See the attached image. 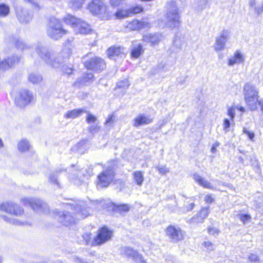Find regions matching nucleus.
I'll return each mask as SVG.
<instances>
[{"mask_svg":"<svg viewBox=\"0 0 263 263\" xmlns=\"http://www.w3.org/2000/svg\"><path fill=\"white\" fill-rule=\"evenodd\" d=\"M209 214V208L202 209L196 217H194L191 220L193 223H201L208 216Z\"/></svg>","mask_w":263,"mask_h":263,"instance_id":"nucleus-25","label":"nucleus"},{"mask_svg":"<svg viewBox=\"0 0 263 263\" xmlns=\"http://www.w3.org/2000/svg\"><path fill=\"white\" fill-rule=\"evenodd\" d=\"M194 203L192 202L189 204V205L186 207H184V212H189L192 210L194 207Z\"/></svg>","mask_w":263,"mask_h":263,"instance_id":"nucleus-56","label":"nucleus"},{"mask_svg":"<svg viewBox=\"0 0 263 263\" xmlns=\"http://www.w3.org/2000/svg\"><path fill=\"white\" fill-rule=\"evenodd\" d=\"M208 232L213 236H217L219 233V230L216 228L211 227L208 229Z\"/></svg>","mask_w":263,"mask_h":263,"instance_id":"nucleus-49","label":"nucleus"},{"mask_svg":"<svg viewBox=\"0 0 263 263\" xmlns=\"http://www.w3.org/2000/svg\"><path fill=\"white\" fill-rule=\"evenodd\" d=\"M100 129V127L98 126L97 123L90 126L88 128L89 132L92 134L98 133Z\"/></svg>","mask_w":263,"mask_h":263,"instance_id":"nucleus-42","label":"nucleus"},{"mask_svg":"<svg viewBox=\"0 0 263 263\" xmlns=\"http://www.w3.org/2000/svg\"><path fill=\"white\" fill-rule=\"evenodd\" d=\"M243 96L245 102L251 110L257 109L258 100V90L255 86L247 83L243 87Z\"/></svg>","mask_w":263,"mask_h":263,"instance_id":"nucleus-2","label":"nucleus"},{"mask_svg":"<svg viewBox=\"0 0 263 263\" xmlns=\"http://www.w3.org/2000/svg\"><path fill=\"white\" fill-rule=\"evenodd\" d=\"M23 203L26 205L30 206L34 211L41 212L46 206L42 201L39 199L25 197L22 199Z\"/></svg>","mask_w":263,"mask_h":263,"instance_id":"nucleus-14","label":"nucleus"},{"mask_svg":"<svg viewBox=\"0 0 263 263\" xmlns=\"http://www.w3.org/2000/svg\"><path fill=\"white\" fill-rule=\"evenodd\" d=\"M230 121L228 119H224L223 120V130L227 133L229 130V128L230 127Z\"/></svg>","mask_w":263,"mask_h":263,"instance_id":"nucleus-47","label":"nucleus"},{"mask_svg":"<svg viewBox=\"0 0 263 263\" xmlns=\"http://www.w3.org/2000/svg\"><path fill=\"white\" fill-rule=\"evenodd\" d=\"M73 260L76 263H92L91 262H86L78 257H74L73 258Z\"/></svg>","mask_w":263,"mask_h":263,"instance_id":"nucleus-57","label":"nucleus"},{"mask_svg":"<svg viewBox=\"0 0 263 263\" xmlns=\"http://www.w3.org/2000/svg\"><path fill=\"white\" fill-rule=\"evenodd\" d=\"M57 216L59 221L65 226L70 225L75 222L73 217L67 211L58 212Z\"/></svg>","mask_w":263,"mask_h":263,"instance_id":"nucleus-18","label":"nucleus"},{"mask_svg":"<svg viewBox=\"0 0 263 263\" xmlns=\"http://www.w3.org/2000/svg\"><path fill=\"white\" fill-rule=\"evenodd\" d=\"M228 115L230 118V120L233 121L235 115V107L233 106L228 107Z\"/></svg>","mask_w":263,"mask_h":263,"instance_id":"nucleus-40","label":"nucleus"},{"mask_svg":"<svg viewBox=\"0 0 263 263\" xmlns=\"http://www.w3.org/2000/svg\"><path fill=\"white\" fill-rule=\"evenodd\" d=\"M235 109H237V110H239L242 112H245L246 111L245 108L241 106L236 105V106H235Z\"/></svg>","mask_w":263,"mask_h":263,"instance_id":"nucleus-59","label":"nucleus"},{"mask_svg":"<svg viewBox=\"0 0 263 263\" xmlns=\"http://www.w3.org/2000/svg\"><path fill=\"white\" fill-rule=\"evenodd\" d=\"M257 103H258V104L260 106L261 110V111L263 112V99H260L259 100H258Z\"/></svg>","mask_w":263,"mask_h":263,"instance_id":"nucleus-61","label":"nucleus"},{"mask_svg":"<svg viewBox=\"0 0 263 263\" xmlns=\"http://www.w3.org/2000/svg\"><path fill=\"white\" fill-rule=\"evenodd\" d=\"M85 65L87 69L95 70H101L105 67V63L103 60L97 57L86 62Z\"/></svg>","mask_w":263,"mask_h":263,"instance_id":"nucleus-13","label":"nucleus"},{"mask_svg":"<svg viewBox=\"0 0 263 263\" xmlns=\"http://www.w3.org/2000/svg\"><path fill=\"white\" fill-rule=\"evenodd\" d=\"M63 71L65 73H67L68 74H70L71 73H72V70L71 68H68L67 69L63 70Z\"/></svg>","mask_w":263,"mask_h":263,"instance_id":"nucleus-62","label":"nucleus"},{"mask_svg":"<svg viewBox=\"0 0 263 263\" xmlns=\"http://www.w3.org/2000/svg\"><path fill=\"white\" fill-rule=\"evenodd\" d=\"M245 61V55L240 50L235 51L232 55L227 60V64L229 66H233L235 65L243 64Z\"/></svg>","mask_w":263,"mask_h":263,"instance_id":"nucleus-15","label":"nucleus"},{"mask_svg":"<svg viewBox=\"0 0 263 263\" xmlns=\"http://www.w3.org/2000/svg\"><path fill=\"white\" fill-rule=\"evenodd\" d=\"M164 37L160 33L150 34L144 36V40L155 45L158 44L163 39Z\"/></svg>","mask_w":263,"mask_h":263,"instance_id":"nucleus-23","label":"nucleus"},{"mask_svg":"<svg viewBox=\"0 0 263 263\" xmlns=\"http://www.w3.org/2000/svg\"><path fill=\"white\" fill-rule=\"evenodd\" d=\"M124 48L122 47H113L107 50V55L109 58L113 59L116 56H118L123 53Z\"/></svg>","mask_w":263,"mask_h":263,"instance_id":"nucleus-28","label":"nucleus"},{"mask_svg":"<svg viewBox=\"0 0 263 263\" xmlns=\"http://www.w3.org/2000/svg\"><path fill=\"white\" fill-rule=\"evenodd\" d=\"M114 123V116L112 115H109L107 120H106L105 124L106 125H111Z\"/></svg>","mask_w":263,"mask_h":263,"instance_id":"nucleus-53","label":"nucleus"},{"mask_svg":"<svg viewBox=\"0 0 263 263\" xmlns=\"http://www.w3.org/2000/svg\"><path fill=\"white\" fill-rule=\"evenodd\" d=\"M140 260V262L139 263H146L143 259V258H142V256L141 255V258H137L136 259V260Z\"/></svg>","mask_w":263,"mask_h":263,"instance_id":"nucleus-63","label":"nucleus"},{"mask_svg":"<svg viewBox=\"0 0 263 263\" xmlns=\"http://www.w3.org/2000/svg\"><path fill=\"white\" fill-rule=\"evenodd\" d=\"M216 151V147L215 146H213L212 148H211V152L212 153H215V152Z\"/></svg>","mask_w":263,"mask_h":263,"instance_id":"nucleus-64","label":"nucleus"},{"mask_svg":"<svg viewBox=\"0 0 263 263\" xmlns=\"http://www.w3.org/2000/svg\"><path fill=\"white\" fill-rule=\"evenodd\" d=\"M93 74L91 73H87L86 74V77L85 78V79H86L88 80H90L93 78Z\"/></svg>","mask_w":263,"mask_h":263,"instance_id":"nucleus-60","label":"nucleus"},{"mask_svg":"<svg viewBox=\"0 0 263 263\" xmlns=\"http://www.w3.org/2000/svg\"><path fill=\"white\" fill-rule=\"evenodd\" d=\"M204 246L208 251H211L214 249V244L210 241H205L204 242Z\"/></svg>","mask_w":263,"mask_h":263,"instance_id":"nucleus-48","label":"nucleus"},{"mask_svg":"<svg viewBox=\"0 0 263 263\" xmlns=\"http://www.w3.org/2000/svg\"><path fill=\"white\" fill-rule=\"evenodd\" d=\"M30 147V145L29 142L25 139L21 140L17 145L18 151L22 152L29 150Z\"/></svg>","mask_w":263,"mask_h":263,"instance_id":"nucleus-32","label":"nucleus"},{"mask_svg":"<svg viewBox=\"0 0 263 263\" xmlns=\"http://www.w3.org/2000/svg\"><path fill=\"white\" fill-rule=\"evenodd\" d=\"M243 133L247 135L250 140H253V138L254 137V134L253 133L248 131L246 128H243Z\"/></svg>","mask_w":263,"mask_h":263,"instance_id":"nucleus-51","label":"nucleus"},{"mask_svg":"<svg viewBox=\"0 0 263 263\" xmlns=\"http://www.w3.org/2000/svg\"><path fill=\"white\" fill-rule=\"evenodd\" d=\"M144 52L142 45L137 42H133L131 49L130 55L133 58H138Z\"/></svg>","mask_w":263,"mask_h":263,"instance_id":"nucleus-22","label":"nucleus"},{"mask_svg":"<svg viewBox=\"0 0 263 263\" xmlns=\"http://www.w3.org/2000/svg\"><path fill=\"white\" fill-rule=\"evenodd\" d=\"M155 168L162 175H164L170 172L169 168L166 167L165 165H159L156 166Z\"/></svg>","mask_w":263,"mask_h":263,"instance_id":"nucleus-37","label":"nucleus"},{"mask_svg":"<svg viewBox=\"0 0 263 263\" xmlns=\"http://www.w3.org/2000/svg\"><path fill=\"white\" fill-rule=\"evenodd\" d=\"M194 180L201 186L209 189H213V185L206 180L198 174H195L193 176Z\"/></svg>","mask_w":263,"mask_h":263,"instance_id":"nucleus-26","label":"nucleus"},{"mask_svg":"<svg viewBox=\"0 0 263 263\" xmlns=\"http://www.w3.org/2000/svg\"><path fill=\"white\" fill-rule=\"evenodd\" d=\"M64 21L66 24L71 26L76 33L86 34L91 31L90 26L86 22L71 15H67Z\"/></svg>","mask_w":263,"mask_h":263,"instance_id":"nucleus-4","label":"nucleus"},{"mask_svg":"<svg viewBox=\"0 0 263 263\" xmlns=\"http://www.w3.org/2000/svg\"><path fill=\"white\" fill-rule=\"evenodd\" d=\"M0 211L17 217L22 216L24 213V210L21 206L11 201L1 203Z\"/></svg>","mask_w":263,"mask_h":263,"instance_id":"nucleus-6","label":"nucleus"},{"mask_svg":"<svg viewBox=\"0 0 263 263\" xmlns=\"http://www.w3.org/2000/svg\"><path fill=\"white\" fill-rule=\"evenodd\" d=\"M197 4L199 9L204 8L208 3V0H197Z\"/></svg>","mask_w":263,"mask_h":263,"instance_id":"nucleus-50","label":"nucleus"},{"mask_svg":"<svg viewBox=\"0 0 263 263\" xmlns=\"http://www.w3.org/2000/svg\"><path fill=\"white\" fill-rule=\"evenodd\" d=\"M36 51L44 61L54 68H60L71 54L70 49L65 48L60 53L55 55L41 44L37 45Z\"/></svg>","mask_w":263,"mask_h":263,"instance_id":"nucleus-1","label":"nucleus"},{"mask_svg":"<svg viewBox=\"0 0 263 263\" xmlns=\"http://www.w3.org/2000/svg\"><path fill=\"white\" fill-rule=\"evenodd\" d=\"M82 2H80L78 3H76V2H74L72 4V7L74 8H80L82 7Z\"/></svg>","mask_w":263,"mask_h":263,"instance_id":"nucleus-58","label":"nucleus"},{"mask_svg":"<svg viewBox=\"0 0 263 263\" xmlns=\"http://www.w3.org/2000/svg\"><path fill=\"white\" fill-rule=\"evenodd\" d=\"M153 119L148 116L143 114H139L134 120V126L138 127L140 126L151 123Z\"/></svg>","mask_w":263,"mask_h":263,"instance_id":"nucleus-19","label":"nucleus"},{"mask_svg":"<svg viewBox=\"0 0 263 263\" xmlns=\"http://www.w3.org/2000/svg\"><path fill=\"white\" fill-rule=\"evenodd\" d=\"M85 112L87 113V116L86 118V121L88 123H97V118L93 116V115L91 114L89 112H87L86 111Z\"/></svg>","mask_w":263,"mask_h":263,"instance_id":"nucleus-38","label":"nucleus"},{"mask_svg":"<svg viewBox=\"0 0 263 263\" xmlns=\"http://www.w3.org/2000/svg\"><path fill=\"white\" fill-rule=\"evenodd\" d=\"M204 200L207 203H212L214 199L212 197L211 195L208 194L205 196Z\"/></svg>","mask_w":263,"mask_h":263,"instance_id":"nucleus-54","label":"nucleus"},{"mask_svg":"<svg viewBox=\"0 0 263 263\" xmlns=\"http://www.w3.org/2000/svg\"><path fill=\"white\" fill-rule=\"evenodd\" d=\"M15 10L18 19L20 22L27 23L31 20L32 15L30 14L27 13L26 11L21 6H16L15 7Z\"/></svg>","mask_w":263,"mask_h":263,"instance_id":"nucleus-17","label":"nucleus"},{"mask_svg":"<svg viewBox=\"0 0 263 263\" xmlns=\"http://www.w3.org/2000/svg\"><path fill=\"white\" fill-rule=\"evenodd\" d=\"M166 9L167 25L171 28L178 27L180 25V22L178 13V8L176 2L173 0L167 2Z\"/></svg>","mask_w":263,"mask_h":263,"instance_id":"nucleus-3","label":"nucleus"},{"mask_svg":"<svg viewBox=\"0 0 263 263\" xmlns=\"http://www.w3.org/2000/svg\"><path fill=\"white\" fill-rule=\"evenodd\" d=\"M129 14H137L143 11V9L140 6H135L128 10Z\"/></svg>","mask_w":263,"mask_h":263,"instance_id":"nucleus-44","label":"nucleus"},{"mask_svg":"<svg viewBox=\"0 0 263 263\" xmlns=\"http://www.w3.org/2000/svg\"><path fill=\"white\" fill-rule=\"evenodd\" d=\"M123 0H110V4L114 7L119 6Z\"/></svg>","mask_w":263,"mask_h":263,"instance_id":"nucleus-55","label":"nucleus"},{"mask_svg":"<svg viewBox=\"0 0 263 263\" xmlns=\"http://www.w3.org/2000/svg\"><path fill=\"white\" fill-rule=\"evenodd\" d=\"M238 218L243 223V224H246L249 223L251 219V217L249 214H240L238 215Z\"/></svg>","mask_w":263,"mask_h":263,"instance_id":"nucleus-36","label":"nucleus"},{"mask_svg":"<svg viewBox=\"0 0 263 263\" xmlns=\"http://www.w3.org/2000/svg\"><path fill=\"white\" fill-rule=\"evenodd\" d=\"M118 88L127 89L129 86V81L127 80H124L117 83Z\"/></svg>","mask_w":263,"mask_h":263,"instance_id":"nucleus-41","label":"nucleus"},{"mask_svg":"<svg viewBox=\"0 0 263 263\" xmlns=\"http://www.w3.org/2000/svg\"><path fill=\"white\" fill-rule=\"evenodd\" d=\"M248 259L251 263H261L259 257L255 254H250Z\"/></svg>","mask_w":263,"mask_h":263,"instance_id":"nucleus-43","label":"nucleus"},{"mask_svg":"<svg viewBox=\"0 0 263 263\" xmlns=\"http://www.w3.org/2000/svg\"><path fill=\"white\" fill-rule=\"evenodd\" d=\"M34 100L32 93L27 90L21 91L15 99L16 104L20 107H24Z\"/></svg>","mask_w":263,"mask_h":263,"instance_id":"nucleus-12","label":"nucleus"},{"mask_svg":"<svg viewBox=\"0 0 263 263\" xmlns=\"http://www.w3.org/2000/svg\"><path fill=\"white\" fill-rule=\"evenodd\" d=\"M24 6H28L32 10H38L40 9L39 6L35 0H23Z\"/></svg>","mask_w":263,"mask_h":263,"instance_id":"nucleus-34","label":"nucleus"},{"mask_svg":"<svg viewBox=\"0 0 263 263\" xmlns=\"http://www.w3.org/2000/svg\"><path fill=\"white\" fill-rule=\"evenodd\" d=\"M84 203L83 202H81V203L73 204L71 203H66V209L67 210H73L75 209L76 211H79L80 214L79 215H81L80 217L81 218L86 217L88 214V211L85 209V207L82 208V205H83Z\"/></svg>","mask_w":263,"mask_h":263,"instance_id":"nucleus-21","label":"nucleus"},{"mask_svg":"<svg viewBox=\"0 0 263 263\" xmlns=\"http://www.w3.org/2000/svg\"><path fill=\"white\" fill-rule=\"evenodd\" d=\"M0 218H2L6 222L15 226H24L27 224V222H22L15 218L7 215H0Z\"/></svg>","mask_w":263,"mask_h":263,"instance_id":"nucleus-27","label":"nucleus"},{"mask_svg":"<svg viewBox=\"0 0 263 263\" xmlns=\"http://www.w3.org/2000/svg\"><path fill=\"white\" fill-rule=\"evenodd\" d=\"M15 45L17 48L20 49L21 50H24L25 48H26V45L24 43V42L19 39L15 41Z\"/></svg>","mask_w":263,"mask_h":263,"instance_id":"nucleus-46","label":"nucleus"},{"mask_svg":"<svg viewBox=\"0 0 263 263\" xmlns=\"http://www.w3.org/2000/svg\"><path fill=\"white\" fill-rule=\"evenodd\" d=\"M130 15L128 10H119L115 14V16L118 19H122L127 17Z\"/></svg>","mask_w":263,"mask_h":263,"instance_id":"nucleus-35","label":"nucleus"},{"mask_svg":"<svg viewBox=\"0 0 263 263\" xmlns=\"http://www.w3.org/2000/svg\"><path fill=\"white\" fill-rule=\"evenodd\" d=\"M120 253L125 256L133 257L135 259L139 258H141V255L129 247H124L121 248Z\"/></svg>","mask_w":263,"mask_h":263,"instance_id":"nucleus-24","label":"nucleus"},{"mask_svg":"<svg viewBox=\"0 0 263 263\" xmlns=\"http://www.w3.org/2000/svg\"><path fill=\"white\" fill-rule=\"evenodd\" d=\"M133 176L136 183L139 186H141L144 179L143 173L140 171H136L133 173Z\"/></svg>","mask_w":263,"mask_h":263,"instance_id":"nucleus-30","label":"nucleus"},{"mask_svg":"<svg viewBox=\"0 0 263 263\" xmlns=\"http://www.w3.org/2000/svg\"><path fill=\"white\" fill-rule=\"evenodd\" d=\"M48 35L52 38L57 40L66 33V30L61 26L59 20L56 18L51 20L50 27L48 30Z\"/></svg>","mask_w":263,"mask_h":263,"instance_id":"nucleus-7","label":"nucleus"},{"mask_svg":"<svg viewBox=\"0 0 263 263\" xmlns=\"http://www.w3.org/2000/svg\"><path fill=\"white\" fill-rule=\"evenodd\" d=\"M43 78L42 76L35 73H32L29 74L28 76V80L33 84H38L42 81Z\"/></svg>","mask_w":263,"mask_h":263,"instance_id":"nucleus-31","label":"nucleus"},{"mask_svg":"<svg viewBox=\"0 0 263 263\" xmlns=\"http://www.w3.org/2000/svg\"><path fill=\"white\" fill-rule=\"evenodd\" d=\"M230 31L227 29L223 30L215 39L213 48L217 52L223 50L227 41L230 39Z\"/></svg>","mask_w":263,"mask_h":263,"instance_id":"nucleus-9","label":"nucleus"},{"mask_svg":"<svg viewBox=\"0 0 263 263\" xmlns=\"http://www.w3.org/2000/svg\"><path fill=\"white\" fill-rule=\"evenodd\" d=\"M49 181L51 183L55 184L58 187H60V184L57 180V175L56 174H51L49 176Z\"/></svg>","mask_w":263,"mask_h":263,"instance_id":"nucleus-45","label":"nucleus"},{"mask_svg":"<svg viewBox=\"0 0 263 263\" xmlns=\"http://www.w3.org/2000/svg\"><path fill=\"white\" fill-rule=\"evenodd\" d=\"M165 233L173 242H178L184 238V232L178 227L170 226L166 228Z\"/></svg>","mask_w":263,"mask_h":263,"instance_id":"nucleus-10","label":"nucleus"},{"mask_svg":"<svg viewBox=\"0 0 263 263\" xmlns=\"http://www.w3.org/2000/svg\"><path fill=\"white\" fill-rule=\"evenodd\" d=\"M249 9L257 15L263 13V0L260 3L257 0H249Z\"/></svg>","mask_w":263,"mask_h":263,"instance_id":"nucleus-20","label":"nucleus"},{"mask_svg":"<svg viewBox=\"0 0 263 263\" xmlns=\"http://www.w3.org/2000/svg\"><path fill=\"white\" fill-rule=\"evenodd\" d=\"M86 112L84 109H73L68 111L64 115L66 119H74L80 116L83 113Z\"/></svg>","mask_w":263,"mask_h":263,"instance_id":"nucleus-29","label":"nucleus"},{"mask_svg":"<svg viewBox=\"0 0 263 263\" xmlns=\"http://www.w3.org/2000/svg\"><path fill=\"white\" fill-rule=\"evenodd\" d=\"M10 13L9 7L5 4H0V18L7 16Z\"/></svg>","mask_w":263,"mask_h":263,"instance_id":"nucleus-33","label":"nucleus"},{"mask_svg":"<svg viewBox=\"0 0 263 263\" xmlns=\"http://www.w3.org/2000/svg\"><path fill=\"white\" fill-rule=\"evenodd\" d=\"M83 238L85 241L86 244H89L91 239V234L90 233H85L83 235Z\"/></svg>","mask_w":263,"mask_h":263,"instance_id":"nucleus-52","label":"nucleus"},{"mask_svg":"<svg viewBox=\"0 0 263 263\" xmlns=\"http://www.w3.org/2000/svg\"><path fill=\"white\" fill-rule=\"evenodd\" d=\"M112 232L107 227H103L99 230L97 236L94 238L92 244L93 245H100L111 239Z\"/></svg>","mask_w":263,"mask_h":263,"instance_id":"nucleus-11","label":"nucleus"},{"mask_svg":"<svg viewBox=\"0 0 263 263\" xmlns=\"http://www.w3.org/2000/svg\"><path fill=\"white\" fill-rule=\"evenodd\" d=\"M150 27V23L145 20H142L140 21L138 20H133L129 22L127 26V28L132 30L148 29Z\"/></svg>","mask_w":263,"mask_h":263,"instance_id":"nucleus-16","label":"nucleus"},{"mask_svg":"<svg viewBox=\"0 0 263 263\" xmlns=\"http://www.w3.org/2000/svg\"><path fill=\"white\" fill-rule=\"evenodd\" d=\"M88 9L92 14L99 15L101 19H107L109 16L106 6L101 0H92L88 5Z\"/></svg>","mask_w":263,"mask_h":263,"instance_id":"nucleus-5","label":"nucleus"},{"mask_svg":"<svg viewBox=\"0 0 263 263\" xmlns=\"http://www.w3.org/2000/svg\"><path fill=\"white\" fill-rule=\"evenodd\" d=\"M130 206L127 204H120L117 206V210L120 212H126L129 210Z\"/></svg>","mask_w":263,"mask_h":263,"instance_id":"nucleus-39","label":"nucleus"},{"mask_svg":"<svg viewBox=\"0 0 263 263\" xmlns=\"http://www.w3.org/2000/svg\"><path fill=\"white\" fill-rule=\"evenodd\" d=\"M115 172L112 167H107L98 176V186L100 187L107 186L113 180Z\"/></svg>","mask_w":263,"mask_h":263,"instance_id":"nucleus-8","label":"nucleus"}]
</instances>
